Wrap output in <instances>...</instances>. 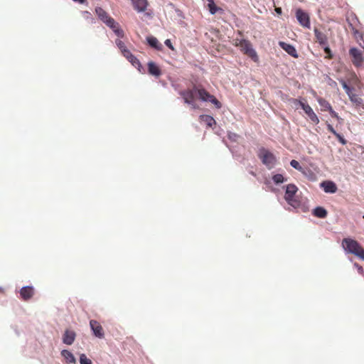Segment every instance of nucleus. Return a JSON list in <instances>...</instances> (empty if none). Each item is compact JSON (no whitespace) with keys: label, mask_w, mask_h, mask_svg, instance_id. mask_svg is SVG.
Returning a JSON list of instances; mask_svg holds the SVG:
<instances>
[{"label":"nucleus","mask_w":364,"mask_h":364,"mask_svg":"<svg viewBox=\"0 0 364 364\" xmlns=\"http://www.w3.org/2000/svg\"><path fill=\"white\" fill-rule=\"evenodd\" d=\"M275 11L277 14H282V9L281 8H276Z\"/></svg>","instance_id":"39"},{"label":"nucleus","mask_w":364,"mask_h":364,"mask_svg":"<svg viewBox=\"0 0 364 364\" xmlns=\"http://www.w3.org/2000/svg\"><path fill=\"white\" fill-rule=\"evenodd\" d=\"M200 119L201 122H205L208 127H212L213 125L215 124V120L214 118L210 115L203 114L200 116Z\"/></svg>","instance_id":"21"},{"label":"nucleus","mask_w":364,"mask_h":364,"mask_svg":"<svg viewBox=\"0 0 364 364\" xmlns=\"http://www.w3.org/2000/svg\"><path fill=\"white\" fill-rule=\"evenodd\" d=\"M95 13L98 18L107 24L111 28H114L113 19L109 16L108 14L101 7L95 8Z\"/></svg>","instance_id":"10"},{"label":"nucleus","mask_w":364,"mask_h":364,"mask_svg":"<svg viewBox=\"0 0 364 364\" xmlns=\"http://www.w3.org/2000/svg\"><path fill=\"white\" fill-rule=\"evenodd\" d=\"M23 298L25 300H26V299H28V297L23 296Z\"/></svg>","instance_id":"44"},{"label":"nucleus","mask_w":364,"mask_h":364,"mask_svg":"<svg viewBox=\"0 0 364 364\" xmlns=\"http://www.w3.org/2000/svg\"><path fill=\"white\" fill-rule=\"evenodd\" d=\"M115 35L119 38H123L124 35L123 30L120 28L119 25L117 23H115Z\"/></svg>","instance_id":"29"},{"label":"nucleus","mask_w":364,"mask_h":364,"mask_svg":"<svg viewBox=\"0 0 364 364\" xmlns=\"http://www.w3.org/2000/svg\"><path fill=\"white\" fill-rule=\"evenodd\" d=\"M82 17L87 21V22L90 24H93L95 23V19L93 18L92 14L87 11H84L82 12Z\"/></svg>","instance_id":"25"},{"label":"nucleus","mask_w":364,"mask_h":364,"mask_svg":"<svg viewBox=\"0 0 364 364\" xmlns=\"http://www.w3.org/2000/svg\"><path fill=\"white\" fill-rule=\"evenodd\" d=\"M341 83L348 95L353 92V89L347 85L346 81L341 80Z\"/></svg>","instance_id":"30"},{"label":"nucleus","mask_w":364,"mask_h":364,"mask_svg":"<svg viewBox=\"0 0 364 364\" xmlns=\"http://www.w3.org/2000/svg\"><path fill=\"white\" fill-rule=\"evenodd\" d=\"M61 355L63 356L69 364H75V358L73 353L68 350H63Z\"/></svg>","instance_id":"22"},{"label":"nucleus","mask_w":364,"mask_h":364,"mask_svg":"<svg viewBox=\"0 0 364 364\" xmlns=\"http://www.w3.org/2000/svg\"><path fill=\"white\" fill-rule=\"evenodd\" d=\"M134 9L138 12H144L146 10L149 3L147 0H132Z\"/></svg>","instance_id":"15"},{"label":"nucleus","mask_w":364,"mask_h":364,"mask_svg":"<svg viewBox=\"0 0 364 364\" xmlns=\"http://www.w3.org/2000/svg\"><path fill=\"white\" fill-rule=\"evenodd\" d=\"M258 157L261 159L262 164L269 169L273 168L277 162L276 156L264 148L259 150Z\"/></svg>","instance_id":"3"},{"label":"nucleus","mask_w":364,"mask_h":364,"mask_svg":"<svg viewBox=\"0 0 364 364\" xmlns=\"http://www.w3.org/2000/svg\"><path fill=\"white\" fill-rule=\"evenodd\" d=\"M90 325L91 329L92 330L94 334L97 337H98V338L103 337L104 331H103L102 326L100 324L99 322H97L95 320H91L90 321Z\"/></svg>","instance_id":"14"},{"label":"nucleus","mask_w":364,"mask_h":364,"mask_svg":"<svg viewBox=\"0 0 364 364\" xmlns=\"http://www.w3.org/2000/svg\"><path fill=\"white\" fill-rule=\"evenodd\" d=\"M73 1H75V2H79L80 4H84L86 1V0H73Z\"/></svg>","instance_id":"38"},{"label":"nucleus","mask_w":364,"mask_h":364,"mask_svg":"<svg viewBox=\"0 0 364 364\" xmlns=\"http://www.w3.org/2000/svg\"><path fill=\"white\" fill-rule=\"evenodd\" d=\"M80 364H92L90 359L87 358L85 354H81L80 356Z\"/></svg>","instance_id":"28"},{"label":"nucleus","mask_w":364,"mask_h":364,"mask_svg":"<svg viewBox=\"0 0 364 364\" xmlns=\"http://www.w3.org/2000/svg\"><path fill=\"white\" fill-rule=\"evenodd\" d=\"M149 45L157 50H162L163 46L156 37L149 36L146 38Z\"/></svg>","instance_id":"19"},{"label":"nucleus","mask_w":364,"mask_h":364,"mask_svg":"<svg viewBox=\"0 0 364 364\" xmlns=\"http://www.w3.org/2000/svg\"><path fill=\"white\" fill-rule=\"evenodd\" d=\"M323 46H324V52L327 55L326 58L328 59H331L333 58V55H332L331 49L329 48L328 45Z\"/></svg>","instance_id":"33"},{"label":"nucleus","mask_w":364,"mask_h":364,"mask_svg":"<svg viewBox=\"0 0 364 364\" xmlns=\"http://www.w3.org/2000/svg\"><path fill=\"white\" fill-rule=\"evenodd\" d=\"M297 187L294 184L287 186L284 198L287 203L292 206H295L298 204V201L294 199V195L297 192Z\"/></svg>","instance_id":"6"},{"label":"nucleus","mask_w":364,"mask_h":364,"mask_svg":"<svg viewBox=\"0 0 364 364\" xmlns=\"http://www.w3.org/2000/svg\"><path fill=\"white\" fill-rule=\"evenodd\" d=\"M76 334L73 331L66 330L63 336V342L67 345L73 343Z\"/></svg>","instance_id":"17"},{"label":"nucleus","mask_w":364,"mask_h":364,"mask_svg":"<svg viewBox=\"0 0 364 364\" xmlns=\"http://www.w3.org/2000/svg\"><path fill=\"white\" fill-rule=\"evenodd\" d=\"M317 101L321 107V111H323V112L328 111L332 117L336 118V119H339V116L333 109L331 104L327 100H326L325 99H323L322 97H318L317 99Z\"/></svg>","instance_id":"11"},{"label":"nucleus","mask_w":364,"mask_h":364,"mask_svg":"<svg viewBox=\"0 0 364 364\" xmlns=\"http://www.w3.org/2000/svg\"><path fill=\"white\" fill-rule=\"evenodd\" d=\"M355 267L357 268L358 272L361 274H363V268L362 266H360V264H358V263H355Z\"/></svg>","instance_id":"37"},{"label":"nucleus","mask_w":364,"mask_h":364,"mask_svg":"<svg viewBox=\"0 0 364 364\" xmlns=\"http://www.w3.org/2000/svg\"><path fill=\"white\" fill-rule=\"evenodd\" d=\"M313 214L319 218H325L327 216V211L325 208L322 207H316L314 211Z\"/></svg>","instance_id":"23"},{"label":"nucleus","mask_w":364,"mask_h":364,"mask_svg":"<svg viewBox=\"0 0 364 364\" xmlns=\"http://www.w3.org/2000/svg\"><path fill=\"white\" fill-rule=\"evenodd\" d=\"M195 94H198L199 99L202 101L210 102L218 109L222 106L221 103L213 95L210 94L202 87L194 85L192 89H187L180 92V95L183 97L185 103L193 105L194 108Z\"/></svg>","instance_id":"1"},{"label":"nucleus","mask_w":364,"mask_h":364,"mask_svg":"<svg viewBox=\"0 0 364 364\" xmlns=\"http://www.w3.org/2000/svg\"><path fill=\"white\" fill-rule=\"evenodd\" d=\"M240 50L247 56H249L255 62L259 60L256 51L253 49L251 43L247 40H242V43L240 47Z\"/></svg>","instance_id":"5"},{"label":"nucleus","mask_w":364,"mask_h":364,"mask_svg":"<svg viewBox=\"0 0 364 364\" xmlns=\"http://www.w3.org/2000/svg\"><path fill=\"white\" fill-rule=\"evenodd\" d=\"M363 218H364V215L363 216Z\"/></svg>","instance_id":"45"},{"label":"nucleus","mask_w":364,"mask_h":364,"mask_svg":"<svg viewBox=\"0 0 364 364\" xmlns=\"http://www.w3.org/2000/svg\"><path fill=\"white\" fill-rule=\"evenodd\" d=\"M349 55L352 58V63L355 67H360L363 63L362 52L356 48H351Z\"/></svg>","instance_id":"8"},{"label":"nucleus","mask_w":364,"mask_h":364,"mask_svg":"<svg viewBox=\"0 0 364 364\" xmlns=\"http://www.w3.org/2000/svg\"><path fill=\"white\" fill-rule=\"evenodd\" d=\"M316 42L321 46L328 45V37L326 33L321 31L318 28L315 27L314 29Z\"/></svg>","instance_id":"13"},{"label":"nucleus","mask_w":364,"mask_h":364,"mask_svg":"<svg viewBox=\"0 0 364 364\" xmlns=\"http://www.w3.org/2000/svg\"><path fill=\"white\" fill-rule=\"evenodd\" d=\"M296 17L301 26L307 28H310V17L308 13L299 9L296 11Z\"/></svg>","instance_id":"9"},{"label":"nucleus","mask_w":364,"mask_h":364,"mask_svg":"<svg viewBox=\"0 0 364 364\" xmlns=\"http://www.w3.org/2000/svg\"><path fill=\"white\" fill-rule=\"evenodd\" d=\"M148 73L156 77H159L161 75V70L160 69V68L154 63V62H152V61H150L148 63Z\"/></svg>","instance_id":"16"},{"label":"nucleus","mask_w":364,"mask_h":364,"mask_svg":"<svg viewBox=\"0 0 364 364\" xmlns=\"http://www.w3.org/2000/svg\"><path fill=\"white\" fill-rule=\"evenodd\" d=\"M165 45L168 47L171 50H174V47L172 45V43L170 39H166L164 42Z\"/></svg>","instance_id":"36"},{"label":"nucleus","mask_w":364,"mask_h":364,"mask_svg":"<svg viewBox=\"0 0 364 364\" xmlns=\"http://www.w3.org/2000/svg\"><path fill=\"white\" fill-rule=\"evenodd\" d=\"M117 47L120 50L122 54L136 68H139L141 63L139 60L133 55L129 50L127 48L125 43L122 41H118L116 42Z\"/></svg>","instance_id":"4"},{"label":"nucleus","mask_w":364,"mask_h":364,"mask_svg":"<svg viewBox=\"0 0 364 364\" xmlns=\"http://www.w3.org/2000/svg\"><path fill=\"white\" fill-rule=\"evenodd\" d=\"M341 244L347 253L352 254L364 261V248L357 240L352 238H344Z\"/></svg>","instance_id":"2"},{"label":"nucleus","mask_w":364,"mask_h":364,"mask_svg":"<svg viewBox=\"0 0 364 364\" xmlns=\"http://www.w3.org/2000/svg\"><path fill=\"white\" fill-rule=\"evenodd\" d=\"M21 296H33L35 294L34 289L31 286L24 287L21 289Z\"/></svg>","instance_id":"24"},{"label":"nucleus","mask_w":364,"mask_h":364,"mask_svg":"<svg viewBox=\"0 0 364 364\" xmlns=\"http://www.w3.org/2000/svg\"><path fill=\"white\" fill-rule=\"evenodd\" d=\"M5 293V290L3 288H0V294H4Z\"/></svg>","instance_id":"40"},{"label":"nucleus","mask_w":364,"mask_h":364,"mask_svg":"<svg viewBox=\"0 0 364 364\" xmlns=\"http://www.w3.org/2000/svg\"><path fill=\"white\" fill-rule=\"evenodd\" d=\"M272 180L273 181L276 183V184H278V183H283L284 181V178L283 177V176L282 174H275L273 177H272Z\"/></svg>","instance_id":"26"},{"label":"nucleus","mask_w":364,"mask_h":364,"mask_svg":"<svg viewBox=\"0 0 364 364\" xmlns=\"http://www.w3.org/2000/svg\"><path fill=\"white\" fill-rule=\"evenodd\" d=\"M357 34H358V31L357 30H355L354 31V35L356 36Z\"/></svg>","instance_id":"41"},{"label":"nucleus","mask_w":364,"mask_h":364,"mask_svg":"<svg viewBox=\"0 0 364 364\" xmlns=\"http://www.w3.org/2000/svg\"><path fill=\"white\" fill-rule=\"evenodd\" d=\"M208 1V4H211L212 2H214L213 0H207Z\"/></svg>","instance_id":"42"},{"label":"nucleus","mask_w":364,"mask_h":364,"mask_svg":"<svg viewBox=\"0 0 364 364\" xmlns=\"http://www.w3.org/2000/svg\"><path fill=\"white\" fill-rule=\"evenodd\" d=\"M321 187H323V191L326 193H334L337 191V186L336 183L333 181H323L321 183Z\"/></svg>","instance_id":"18"},{"label":"nucleus","mask_w":364,"mask_h":364,"mask_svg":"<svg viewBox=\"0 0 364 364\" xmlns=\"http://www.w3.org/2000/svg\"><path fill=\"white\" fill-rule=\"evenodd\" d=\"M338 122H341L343 119L339 117V119H336Z\"/></svg>","instance_id":"43"},{"label":"nucleus","mask_w":364,"mask_h":364,"mask_svg":"<svg viewBox=\"0 0 364 364\" xmlns=\"http://www.w3.org/2000/svg\"><path fill=\"white\" fill-rule=\"evenodd\" d=\"M290 165L296 170H299V171L302 170V167L300 166L299 163L294 159L291 161Z\"/></svg>","instance_id":"31"},{"label":"nucleus","mask_w":364,"mask_h":364,"mask_svg":"<svg viewBox=\"0 0 364 364\" xmlns=\"http://www.w3.org/2000/svg\"><path fill=\"white\" fill-rule=\"evenodd\" d=\"M294 103H298L301 107V108L304 109V112L307 114L310 120L317 124L319 123V119L318 116L316 114V113L314 112L312 108L308 104H305L304 102L298 100H294Z\"/></svg>","instance_id":"7"},{"label":"nucleus","mask_w":364,"mask_h":364,"mask_svg":"<svg viewBox=\"0 0 364 364\" xmlns=\"http://www.w3.org/2000/svg\"><path fill=\"white\" fill-rule=\"evenodd\" d=\"M209 11L211 14H215L220 9L215 4L214 2L208 4Z\"/></svg>","instance_id":"27"},{"label":"nucleus","mask_w":364,"mask_h":364,"mask_svg":"<svg viewBox=\"0 0 364 364\" xmlns=\"http://www.w3.org/2000/svg\"><path fill=\"white\" fill-rule=\"evenodd\" d=\"M348 97L350 101L355 105L357 107H362L364 108V104L363 99L360 97L358 95L353 93V92L348 95Z\"/></svg>","instance_id":"20"},{"label":"nucleus","mask_w":364,"mask_h":364,"mask_svg":"<svg viewBox=\"0 0 364 364\" xmlns=\"http://www.w3.org/2000/svg\"><path fill=\"white\" fill-rule=\"evenodd\" d=\"M243 39L235 38L233 40L232 44L236 47H240Z\"/></svg>","instance_id":"34"},{"label":"nucleus","mask_w":364,"mask_h":364,"mask_svg":"<svg viewBox=\"0 0 364 364\" xmlns=\"http://www.w3.org/2000/svg\"><path fill=\"white\" fill-rule=\"evenodd\" d=\"M279 46L293 58H297L299 57L296 48L292 45L283 41H279Z\"/></svg>","instance_id":"12"},{"label":"nucleus","mask_w":364,"mask_h":364,"mask_svg":"<svg viewBox=\"0 0 364 364\" xmlns=\"http://www.w3.org/2000/svg\"><path fill=\"white\" fill-rule=\"evenodd\" d=\"M326 127H327V129L331 133H332L333 135H335L336 134L337 132L334 129V128L333 127V126L331 124H330L329 123L326 122Z\"/></svg>","instance_id":"35"},{"label":"nucleus","mask_w":364,"mask_h":364,"mask_svg":"<svg viewBox=\"0 0 364 364\" xmlns=\"http://www.w3.org/2000/svg\"><path fill=\"white\" fill-rule=\"evenodd\" d=\"M334 136L338 139L339 142L341 144H342L343 145H346L347 144V141L344 139V137L342 135H341L340 134H338V132H336V134Z\"/></svg>","instance_id":"32"}]
</instances>
